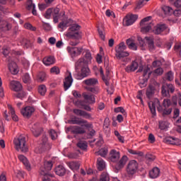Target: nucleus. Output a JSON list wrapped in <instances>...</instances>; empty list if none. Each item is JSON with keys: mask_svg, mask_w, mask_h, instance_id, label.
<instances>
[{"mask_svg": "<svg viewBox=\"0 0 181 181\" xmlns=\"http://www.w3.org/2000/svg\"><path fill=\"white\" fill-rule=\"evenodd\" d=\"M109 160L112 162V163H116L115 168L117 170H121L127 165L128 157L123 156L121 158V153L115 149H112L109 153Z\"/></svg>", "mask_w": 181, "mask_h": 181, "instance_id": "f257e3e1", "label": "nucleus"}, {"mask_svg": "<svg viewBox=\"0 0 181 181\" xmlns=\"http://www.w3.org/2000/svg\"><path fill=\"white\" fill-rule=\"evenodd\" d=\"M81 29V26L78 24H73L70 26L66 33V37L69 39H75L76 40H80L81 39L83 35L80 31Z\"/></svg>", "mask_w": 181, "mask_h": 181, "instance_id": "f03ea898", "label": "nucleus"}, {"mask_svg": "<svg viewBox=\"0 0 181 181\" xmlns=\"http://www.w3.org/2000/svg\"><path fill=\"white\" fill-rule=\"evenodd\" d=\"M127 49V46H125L124 42H121L119 44L117 47H115V56L118 60H122V62H129V59L128 58V56H129V52L125 51Z\"/></svg>", "mask_w": 181, "mask_h": 181, "instance_id": "7ed1b4c3", "label": "nucleus"}, {"mask_svg": "<svg viewBox=\"0 0 181 181\" xmlns=\"http://www.w3.org/2000/svg\"><path fill=\"white\" fill-rule=\"evenodd\" d=\"M13 144L16 151H21V152H28V148L26 145V138L23 135H21L13 140Z\"/></svg>", "mask_w": 181, "mask_h": 181, "instance_id": "20e7f679", "label": "nucleus"}, {"mask_svg": "<svg viewBox=\"0 0 181 181\" xmlns=\"http://www.w3.org/2000/svg\"><path fill=\"white\" fill-rule=\"evenodd\" d=\"M69 123L74 125H81V127H85V128H93V123H89L88 121L77 117H71Z\"/></svg>", "mask_w": 181, "mask_h": 181, "instance_id": "39448f33", "label": "nucleus"}, {"mask_svg": "<svg viewBox=\"0 0 181 181\" xmlns=\"http://www.w3.org/2000/svg\"><path fill=\"white\" fill-rule=\"evenodd\" d=\"M148 107L151 114L155 117L156 115V108L159 112L163 111V107L160 105V102L158 99H155L153 101L148 102Z\"/></svg>", "mask_w": 181, "mask_h": 181, "instance_id": "423d86ee", "label": "nucleus"}, {"mask_svg": "<svg viewBox=\"0 0 181 181\" xmlns=\"http://www.w3.org/2000/svg\"><path fill=\"white\" fill-rule=\"evenodd\" d=\"M138 170V163L135 160H132L129 162L127 167V173L129 176H134Z\"/></svg>", "mask_w": 181, "mask_h": 181, "instance_id": "0eeeda50", "label": "nucleus"}, {"mask_svg": "<svg viewBox=\"0 0 181 181\" xmlns=\"http://www.w3.org/2000/svg\"><path fill=\"white\" fill-rule=\"evenodd\" d=\"M91 73L90 71V68H88V64L85 65L83 67L81 68V74H77L74 75L75 78L76 80H83V78H86V77H88Z\"/></svg>", "mask_w": 181, "mask_h": 181, "instance_id": "6e6552de", "label": "nucleus"}, {"mask_svg": "<svg viewBox=\"0 0 181 181\" xmlns=\"http://www.w3.org/2000/svg\"><path fill=\"white\" fill-rule=\"evenodd\" d=\"M169 93H175V86L171 83L163 85L161 88V94L163 97H169Z\"/></svg>", "mask_w": 181, "mask_h": 181, "instance_id": "1a4fd4ad", "label": "nucleus"}, {"mask_svg": "<svg viewBox=\"0 0 181 181\" xmlns=\"http://www.w3.org/2000/svg\"><path fill=\"white\" fill-rule=\"evenodd\" d=\"M66 51L68 52L71 57L74 58L81 54V52H83V48L69 46L66 47Z\"/></svg>", "mask_w": 181, "mask_h": 181, "instance_id": "9d476101", "label": "nucleus"}, {"mask_svg": "<svg viewBox=\"0 0 181 181\" xmlns=\"http://www.w3.org/2000/svg\"><path fill=\"white\" fill-rule=\"evenodd\" d=\"M136 19H138V15L128 14L123 19V23L125 26H131L135 23Z\"/></svg>", "mask_w": 181, "mask_h": 181, "instance_id": "9b49d317", "label": "nucleus"}, {"mask_svg": "<svg viewBox=\"0 0 181 181\" xmlns=\"http://www.w3.org/2000/svg\"><path fill=\"white\" fill-rule=\"evenodd\" d=\"M68 131L75 135H83V134H86V129L80 126H70L68 127Z\"/></svg>", "mask_w": 181, "mask_h": 181, "instance_id": "f8f14e48", "label": "nucleus"}, {"mask_svg": "<svg viewBox=\"0 0 181 181\" xmlns=\"http://www.w3.org/2000/svg\"><path fill=\"white\" fill-rule=\"evenodd\" d=\"M35 112V108L30 106H26L21 110V113L23 115L24 118H30Z\"/></svg>", "mask_w": 181, "mask_h": 181, "instance_id": "ddd939ff", "label": "nucleus"}, {"mask_svg": "<svg viewBox=\"0 0 181 181\" xmlns=\"http://www.w3.org/2000/svg\"><path fill=\"white\" fill-rule=\"evenodd\" d=\"M73 112L75 114V115L83 117V118H85L86 119H93V116H91V114L84 110L80 109H74Z\"/></svg>", "mask_w": 181, "mask_h": 181, "instance_id": "4468645a", "label": "nucleus"}, {"mask_svg": "<svg viewBox=\"0 0 181 181\" xmlns=\"http://www.w3.org/2000/svg\"><path fill=\"white\" fill-rule=\"evenodd\" d=\"M10 88L12 91H16L18 93V91H22V84L20 83L18 81H11L10 82Z\"/></svg>", "mask_w": 181, "mask_h": 181, "instance_id": "2eb2a0df", "label": "nucleus"}, {"mask_svg": "<svg viewBox=\"0 0 181 181\" xmlns=\"http://www.w3.org/2000/svg\"><path fill=\"white\" fill-rule=\"evenodd\" d=\"M71 84H73V77H71V73H69V76L65 77L64 81V90L67 91V90L71 87Z\"/></svg>", "mask_w": 181, "mask_h": 181, "instance_id": "dca6fc26", "label": "nucleus"}, {"mask_svg": "<svg viewBox=\"0 0 181 181\" xmlns=\"http://www.w3.org/2000/svg\"><path fill=\"white\" fill-rule=\"evenodd\" d=\"M168 29L165 24H158L154 27L153 32L155 35H160L162 32H165Z\"/></svg>", "mask_w": 181, "mask_h": 181, "instance_id": "f3484780", "label": "nucleus"}, {"mask_svg": "<svg viewBox=\"0 0 181 181\" xmlns=\"http://www.w3.org/2000/svg\"><path fill=\"white\" fill-rule=\"evenodd\" d=\"M18 159L20 161L22 162L25 169H27V170L30 171L32 170V167L30 166V163H29V160H28V158H26L23 155H19Z\"/></svg>", "mask_w": 181, "mask_h": 181, "instance_id": "a211bd4d", "label": "nucleus"}, {"mask_svg": "<svg viewBox=\"0 0 181 181\" xmlns=\"http://www.w3.org/2000/svg\"><path fill=\"white\" fill-rule=\"evenodd\" d=\"M67 166L71 169V170H73V172H76L80 169V162L78 161H70L66 163Z\"/></svg>", "mask_w": 181, "mask_h": 181, "instance_id": "6ab92c4d", "label": "nucleus"}, {"mask_svg": "<svg viewBox=\"0 0 181 181\" xmlns=\"http://www.w3.org/2000/svg\"><path fill=\"white\" fill-rule=\"evenodd\" d=\"M83 83V84H86V86H88V87H94V86L98 84V79L95 78H90L84 80Z\"/></svg>", "mask_w": 181, "mask_h": 181, "instance_id": "aec40b11", "label": "nucleus"}, {"mask_svg": "<svg viewBox=\"0 0 181 181\" xmlns=\"http://www.w3.org/2000/svg\"><path fill=\"white\" fill-rule=\"evenodd\" d=\"M8 70L11 74H18L19 73V67H18V64H16L14 62H11L8 63Z\"/></svg>", "mask_w": 181, "mask_h": 181, "instance_id": "412c9836", "label": "nucleus"}, {"mask_svg": "<svg viewBox=\"0 0 181 181\" xmlns=\"http://www.w3.org/2000/svg\"><path fill=\"white\" fill-rule=\"evenodd\" d=\"M31 131H32L34 136H39V135H40V134H42L43 129L41 128V127L39 125V124H35L31 128Z\"/></svg>", "mask_w": 181, "mask_h": 181, "instance_id": "4be33fe9", "label": "nucleus"}, {"mask_svg": "<svg viewBox=\"0 0 181 181\" xmlns=\"http://www.w3.org/2000/svg\"><path fill=\"white\" fill-rule=\"evenodd\" d=\"M42 62L45 66H52V64L56 63V59L53 56L45 57Z\"/></svg>", "mask_w": 181, "mask_h": 181, "instance_id": "5701e85b", "label": "nucleus"}, {"mask_svg": "<svg viewBox=\"0 0 181 181\" xmlns=\"http://www.w3.org/2000/svg\"><path fill=\"white\" fill-rule=\"evenodd\" d=\"M88 64H87V62L84 58H80L75 64V69L76 70H79L80 67L83 69L85 66H87Z\"/></svg>", "mask_w": 181, "mask_h": 181, "instance_id": "b1692460", "label": "nucleus"}, {"mask_svg": "<svg viewBox=\"0 0 181 181\" xmlns=\"http://www.w3.org/2000/svg\"><path fill=\"white\" fill-rule=\"evenodd\" d=\"M161 10L163 12L165 16H171L173 15V8L168 6H163Z\"/></svg>", "mask_w": 181, "mask_h": 181, "instance_id": "393cba45", "label": "nucleus"}, {"mask_svg": "<svg viewBox=\"0 0 181 181\" xmlns=\"http://www.w3.org/2000/svg\"><path fill=\"white\" fill-rule=\"evenodd\" d=\"M138 67H139L138 62L134 61L130 65L127 66L125 68V71L127 73H131L132 71H135V70H137Z\"/></svg>", "mask_w": 181, "mask_h": 181, "instance_id": "a878e982", "label": "nucleus"}, {"mask_svg": "<svg viewBox=\"0 0 181 181\" xmlns=\"http://www.w3.org/2000/svg\"><path fill=\"white\" fill-rule=\"evenodd\" d=\"M82 95L84 100L89 101L90 104H94L95 103V98L94 95L91 93H83Z\"/></svg>", "mask_w": 181, "mask_h": 181, "instance_id": "bb28decb", "label": "nucleus"}, {"mask_svg": "<svg viewBox=\"0 0 181 181\" xmlns=\"http://www.w3.org/2000/svg\"><path fill=\"white\" fill-rule=\"evenodd\" d=\"M160 174V170L158 167L153 168L149 173V176L151 179H156Z\"/></svg>", "mask_w": 181, "mask_h": 181, "instance_id": "cd10ccee", "label": "nucleus"}, {"mask_svg": "<svg viewBox=\"0 0 181 181\" xmlns=\"http://www.w3.org/2000/svg\"><path fill=\"white\" fill-rule=\"evenodd\" d=\"M55 173L58 176H64L66 175V168L64 166L59 165L55 168Z\"/></svg>", "mask_w": 181, "mask_h": 181, "instance_id": "c85d7f7f", "label": "nucleus"}, {"mask_svg": "<svg viewBox=\"0 0 181 181\" xmlns=\"http://www.w3.org/2000/svg\"><path fill=\"white\" fill-rule=\"evenodd\" d=\"M165 141L171 145H181V140L177 138L169 137L165 139Z\"/></svg>", "mask_w": 181, "mask_h": 181, "instance_id": "c756f323", "label": "nucleus"}, {"mask_svg": "<svg viewBox=\"0 0 181 181\" xmlns=\"http://www.w3.org/2000/svg\"><path fill=\"white\" fill-rule=\"evenodd\" d=\"M145 40H146L148 46V50L150 52H153L155 50V45L153 44V38L152 37H146Z\"/></svg>", "mask_w": 181, "mask_h": 181, "instance_id": "7c9ffc66", "label": "nucleus"}, {"mask_svg": "<svg viewBox=\"0 0 181 181\" xmlns=\"http://www.w3.org/2000/svg\"><path fill=\"white\" fill-rule=\"evenodd\" d=\"M8 110H9V113L11 115V118L13 121H19V118L18 117V115L15 113V109L12 107L11 105H7Z\"/></svg>", "mask_w": 181, "mask_h": 181, "instance_id": "2f4dec72", "label": "nucleus"}, {"mask_svg": "<svg viewBox=\"0 0 181 181\" xmlns=\"http://www.w3.org/2000/svg\"><path fill=\"white\" fill-rule=\"evenodd\" d=\"M172 103L174 107H176L177 104L180 107H181V94L179 93L177 96H173L172 98Z\"/></svg>", "mask_w": 181, "mask_h": 181, "instance_id": "473e14b6", "label": "nucleus"}, {"mask_svg": "<svg viewBox=\"0 0 181 181\" xmlns=\"http://www.w3.org/2000/svg\"><path fill=\"white\" fill-rule=\"evenodd\" d=\"M97 166L98 170H104L106 166L105 161H104V160L101 158H98Z\"/></svg>", "mask_w": 181, "mask_h": 181, "instance_id": "72a5a7b5", "label": "nucleus"}, {"mask_svg": "<svg viewBox=\"0 0 181 181\" xmlns=\"http://www.w3.org/2000/svg\"><path fill=\"white\" fill-rule=\"evenodd\" d=\"M146 97H148L149 99L152 98V97H153V95L155 94V87L149 86L146 90Z\"/></svg>", "mask_w": 181, "mask_h": 181, "instance_id": "f704fd0d", "label": "nucleus"}, {"mask_svg": "<svg viewBox=\"0 0 181 181\" xmlns=\"http://www.w3.org/2000/svg\"><path fill=\"white\" fill-rule=\"evenodd\" d=\"M37 81L38 83H43V81H46V73L40 72L37 75Z\"/></svg>", "mask_w": 181, "mask_h": 181, "instance_id": "c9c22d12", "label": "nucleus"}, {"mask_svg": "<svg viewBox=\"0 0 181 181\" xmlns=\"http://www.w3.org/2000/svg\"><path fill=\"white\" fill-rule=\"evenodd\" d=\"M151 74H152V71H151V68L149 66H146L143 69V76L145 78H149L151 77Z\"/></svg>", "mask_w": 181, "mask_h": 181, "instance_id": "e433bc0d", "label": "nucleus"}, {"mask_svg": "<svg viewBox=\"0 0 181 181\" xmlns=\"http://www.w3.org/2000/svg\"><path fill=\"white\" fill-rule=\"evenodd\" d=\"M152 26H153V24H152V23L144 25L141 27V30L142 33H146L149 32V30H151V29H152Z\"/></svg>", "mask_w": 181, "mask_h": 181, "instance_id": "4c0bfd02", "label": "nucleus"}, {"mask_svg": "<svg viewBox=\"0 0 181 181\" xmlns=\"http://www.w3.org/2000/svg\"><path fill=\"white\" fill-rule=\"evenodd\" d=\"M42 146L44 149H49L50 148V144L47 142V136H42Z\"/></svg>", "mask_w": 181, "mask_h": 181, "instance_id": "58836bf2", "label": "nucleus"}, {"mask_svg": "<svg viewBox=\"0 0 181 181\" xmlns=\"http://www.w3.org/2000/svg\"><path fill=\"white\" fill-rule=\"evenodd\" d=\"M85 88L87 91L93 93V94H98V93H100V88L98 87L86 86Z\"/></svg>", "mask_w": 181, "mask_h": 181, "instance_id": "ea45409f", "label": "nucleus"}, {"mask_svg": "<svg viewBox=\"0 0 181 181\" xmlns=\"http://www.w3.org/2000/svg\"><path fill=\"white\" fill-rule=\"evenodd\" d=\"M127 46L132 49V50H136L137 49V47H136V44H135V42H134V40H131V39H128L127 40Z\"/></svg>", "mask_w": 181, "mask_h": 181, "instance_id": "a19ab883", "label": "nucleus"}, {"mask_svg": "<svg viewBox=\"0 0 181 181\" xmlns=\"http://www.w3.org/2000/svg\"><path fill=\"white\" fill-rule=\"evenodd\" d=\"M159 128L161 131H166L169 128V123L168 122H159Z\"/></svg>", "mask_w": 181, "mask_h": 181, "instance_id": "79ce46f5", "label": "nucleus"}, {"mask_svg": "<svg viewBox=\"0 0 181 181\" xmlns=\"http://www.w3.org/2000/svg\"><path fill=\"white\" fill-rule=\"evenodd\" d=\"M1 28L4 32L11 30L12 29V24L8 23L7 21H4L3 25L1 26Z\"/></svg>", "mask_w": 181, "mask_h": 181, "instance_id": "37998d69", "label": "nucleus"}, {"mask_svg": "<svg viewBox=\"0 0 181 181\" xmlns=\"http://www.w3.org/2000/svg\"><path fill=\"white\" fill-rule=\"evenodd\" d=\"M47 91V89L46 88V86L40 85L38 87V93H39V94H40V95H45L46 94Z\"/></svg>", "mask_w": 181, "mask_h": 181, "instance_id": "c03bdc74", "label": "nucleus"}, {"mask_svg": "<svg viewBox=\"0 0 181 181\" xmlns=\"http://www.w3.org/2000/svg\"><path fill=\"white\" fill-rule=\"evenodd\" d=\"M44 168L47 171L52 170V168H53V163L52 161H45Z\"/></svg>", "mask_w": 181, "mask_h": 181, "instance_id": "a18cd8bd", "label": "nucleus"}, {"mask_svg": "<svg viewBox=\"0 0 181 181\" xmlns=\"http://www.w3.org/2000/svg\"><path fill=\"white\" fill-rule=\"evenodd\" d=\"M100 181H110V175L104 172L100 175Z\"/></svg>", "mask_w": 181, "mask_h": 181, "instance_id": "49530a36", "label": "nucleus"}, {"mask_svg": "<svg viewBox=\"0 0 181 181\" xmlns=\"http://www.w3.org/2000/svg\"><path fill=\"white\" fill-rule=\"evenodd\" d=\"M171 105H173V103L170 101V99L163 100V107H164V108H169Z\"/></svg>", "mask_w": 181, "mask_h": 181, "instance_id": "de8ad7c7", "label": "nucleus"}, {"mask_svg": "<svg viewBox=\"0 0 181 181\" xmlns=\"http://www.w3.org/2000/svg\"><path fill=\"white\" fill-rule=\"evenodd\" d=\"M78 148H80V149H82V151H86L87 149V143L86 141H79L77 144Z\"/></svg>", "mask_w": 181, "mask_h": 181, "instance_id": "09e8293b", "label": "nucleus"}, {"mask_svg": "<svg viewBox=\"0 0 181 181\" xmlns=\"http://www.w3.org/2000/svg\"><path fill=\"white\" fill-rule=\"evenodd\" d=\"M52 13H53V8H48L44 15L45 18L50 19V18H52Z\"/></svg>", "mask_w": 181, "mask_h": 181, "instance_id": "8fccbe9b", "label": "nucleus"}, {"mask_svg": "<svg viewBox=\"0 0 181 181\" xmlns=\"http://www.w3.org/2000/svg\"><path fill=\"white\" fill-rule=\"evenodd\" d=\"M107 153H108V150L105 148H101L98 152V155H100V156H102L103 158H105V156H107Z\"/></svg>", "mask_w": 181, "mask_h": 181, "instance_id": "3c124183", "label": "nucleus"}, {"mask_svg": "<svg viewBox=\"0 0 181 181\" xmlns=\"http://www.w3.org/2000/svg\"><path fill=\"white\" fill-rule=\"evenodd\" d=\"M154 76H162L163 74V69L159 67L153 71Z\"/></svg>", "mask_w": 181, "mask_h": 181, "instance_id": "603ef678", "label": "nucleus"}, {"mask_svg": "<svg viewBox=\"0 0 181 181\" xmlns=\"http://www.w3.org/2000/svg\"><path fill=\"white\" fill-rule=\"evenodd\" d=\"M24 28L25 29H28V30H32L33 32H35V30H36L35 27H33V25H32V24H30V23H25Z\"/></svg>", "mask_w": 181, "mask_h": 181, "instance_id": "864d4df0", "label": "nucleus"}, {"mask_svg": "<svg viewBox=\"0 0 181 181\" xmlns=\"http://www.w3.org/2000/svg\"><path fill=\"white\" fill-rule=\"evenodd\" d=\"M23 81L25 84H28V83H30V75H29V74H25L23 76Z\"/></svg>", "mask_w": 181, "mask_h": 181, "instance_id": "5fc2aeb1", "label": "nucleus"}, {"mask_svg": "<svg viewBox=\"0 0 181 181\" xmlns=\"http://www.w3.org/2000/svg\"><path fill=\"white\" fill-rule=\"evenodd\" d=\"M14 97H16V98H20V100H23V98H25V97H26V93L25 92H21L18 93H15Z\"/></svg>", "mask_w": 181, "mask_h": 181, "instance_id": "6e6d98bb", "label": "nucleus"}, {"mask_svg": "<svg viewBox=\"0 0 181 181\" xmlns=\"http://www.w3.org/2000/svg\"><path fill=\"white\" fill-rule=\"evenodd\" d=\"M160 66H162V62H160V60H155L152 63V67L154 69H156V67L159 68Z\"/></svg>", "mask_w": 181, "mask_h": 181, "instance_id": "4d7b16f0", "label": "nucleus"}, {"mask_svg": "<svg viewBox=\"0 0 181 181\" xmlns=\"http://www.w3.org/2000/svg\"><path fill=\"white\" fill-rule=\"evenodd\" d=\"M35 5L33 4V1L32 0H28L27 1V9L28 11H30V9L35 8Z\"/></svg>", "mask_w": 181, "mask_h": 181, "instance_id": "13d9d810", "label": "nucleus"}, {"mask_svg": "<svg viewBox=\"0 0 181 181\" xmlns=\"http://www.w3.org/2000/svg\"><path fill=\"white\" fill-rule=\"evenodd\" d=\"M148 1L150 0H140L137 4L136 8H138V9H140V8H142L144 5H146V3L148 2Z\"/></svg>", "mask_w": 181, "mask_h": 181, "instance_id": "bf43d9fd", "label": "nucleus"}, {"mask_svg": "<svg viewBox=\"0 0 181 181\" xmlns=\"http://www.w3.org/2000/svg\"><path fill=\"white\" fill-rule=\"evenodd\" d=\"M165 77L168 81H172L173 80V72H172V71H168L166 74Z\"/></svg>", "mask_w": 181, "mask_h": 181, "instance_id": "052dcab7", "label": "nucleus"}, {"mask_svg": "<svg viewBox=\"0 0 181 181\" xmlns=\"http://www.w3.org/2000/svg\"><path fill=\"white\" fill-rule=\"evenodd\" d=\"M85 59H86V62L87 64H88L90 62H91V59H93V57H91V53L86 52V54H85Z\"/></svg>", "mask_w": 181, "mask_h": 181, "instance_id": "680f3d73", "label": "nucleus"}, {"mask_svg": "<svg viewBox=\"0 0 181 181\" xmlns=\"http://www.w3.org/2000/svg\"><path fill=\"white\" fill-rule=\"evenodd\" d=\"M51 73L54 74H60V69L57 66H53L50 69Z\"/></svg>", "mask_w": 181, "mask_h": 181, "instance_id": "e2e57ef3", "label": "nucleus"}, {"mask_svg": "<svg viewBox=\"0 0 181 181\" xmlns=\"http://www.w3.org/2000/svg\"><path fill=\"white\" fill-rule=\"evenodd\" d=\"M115 112H122V114H124L125 115V114H127V112H125V109H124V107H118L115 108Z\"/></svg>", "mask_w": 181, "mask_h": 181, "instance_id": "0e129e2a", "label": "nucleus"}, {"mask_svg": "<svg viewBox=\"0 0 181 181\" xmlns=\"http://www.w3.org/2000/svg\"><path fill=\"white\" fill-rule=\"evenodd\" d=\"M173 118L174 119H177V118H179V115H180V110L175 108L173 112Z\"/></svg>", "mask_w": 181, "mask_h": 181, "instance_id": "69168bd1", "label": "nucleus"}, {"mask_svg": "<svg viewBox=\"0 0 181 181\" xmlns=\"http://www.w3.org/2000/svg\"><path fill=\"white\" fill-rule=\"evenodd\" d=\"M49 135L52 138V139L54 140L56 138H57V132L56 131L51 129L49 132Z\"/></svg>", "mask_w": 181, "mask_h": 181, "instance_id": "338daca9", "label": "nucleus"}, {"mask_svg": "<svg viewBox=\"0 0 181 181\" xmlns=\"http://www.w3.org/2000/svg\"><path fill=\"white\" fill-rule=\"evenodd\" d=\"M155 141H156L155 136L153 134H150L148 135V142H150V144H154Z\"/></svg>", "mask_w": 181, "mask_h": 181, "instance_id": "774afa93", "label": "nucleus"}]
</instances>
